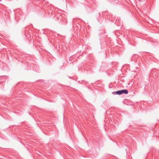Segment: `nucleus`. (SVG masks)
<instances>
[{"instance_id": "f257e3e1", "label": "nucleus", "mask_w": 159, "mask_h": 159, "mask_svg": "<svg viewBox=\"0 0 159 159\" xmlns=\"http://www.w3.org/2000/svg\"><path fill=\"white\" fill-rule=\"evenodd\" d=\"M128 91L127 90H122L119 91H118L116 92H114L113 93L114 94H117L120 95L123 93L125 94H128Z\"/></svg>"}, {"instance_id": "f03ea898", "label": "nucleus", "mask_w": 159, "mask_h": 159, "mask_svg": "<svg viewBox=\"0 0 159 159\" xmlns=\"http://www.w3.org/2000/svg\"><path fill=\"white\" fill-rule=\"evenodd\" d=\"M129 103H130V105L132 104V103H131V102H130Z\"/></svg>"}]
</instances>
